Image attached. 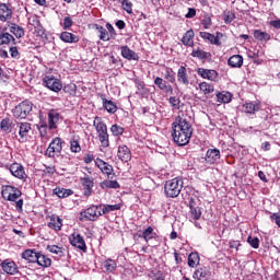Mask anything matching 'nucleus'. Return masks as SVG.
<instances>
[{
    "label": "nucleus",
    "mask_w": 280,
    "mask_h": 280,
    "mask_svg": "<svg viewBox=\"0 0 280 280\" xmlns=\"http://www.w3.org/2000/svg\"><path fill=\"white\" fill-rule=\"evenodd\" d=\"M194 135V127L191 126V118L187 114H180L172 124V137L176 145H187L191 141Z\"/></svg>",
    "instance_id": "nucleus-1"
},
{
    "label": "nucleus",
    "mask_w": 280,
    "mask_h": 280,
    "mask_svg": "<svg viewBox=\"0 0 280 280\" xmlns=\"http://www.w3.org/2000/svg\"><path fill=\"white\" fill-rule=\"evenodd\" d=\"M183 179L175 177L171 180H167L164 186V194L166 198H178L180 191H183Z\"/></svg>",
    "instance_id": "nucleus-2"
},
{
    "label": "nucleus",
    "mask_w": 280,
    "mask_h": 280,
    "mask_svg": "<svg viewBox=\"0 0 280 280\" xmlns=\"http://www.w3.org/2000/svg\"><path fill=\"white\" fill-rule=\"evenodd\" d=\"M98 218H102V208H100V205H92L80 212V220H86L88 222H96Z\"/></svg>",
    "instance_id": "nucleus-3"
},
{
    "label": "nucleus",
    "mask_w": 280,
    "mask_h": 280,
    "mask_svg": "<svg viewBox=\"0 0 280 280\" xmlns=\"http://www.w3.org/2000/svg\"><path fill=\"white\" fill-rule=\"evenodd\" d=\"M34 104L30 101H23L12 109L15 119H25L32 113Z\"/></svg>",
    "instance_id": "nucleus-4"
},
{
    "label": "nucleus",
    "mask_w": 280,
    "mask_h": 280,
    "mask_svg": "<svg viewBox=\"0 0 280 280\" xmlns=\"http://www.w3.org/2000/svg\"><path fill=\"white\" fill-rule=\"evenodd\" d=\"M62 143H65V141H62L59 137L52 139L46 150V156L49 159H56V156H60V152H62Z\"/></svg>",
    "instance_id": "nucleus-5"
},
{
    "label": "nucleus",
    "mask_w": 280,
    "mask_h": 280,
    "mask_svg": "<svg viewBox=\"0 0 280 280\" xmlns=\"http://www.w3.org/2000/svg\"><path fill=\"white\" fill-rule=\"evenodd\" d=\"M43 86L54 91V93H59V91H62V83H60V80L56 79L54 75H45L43 78Z\"/></svg>",
    "instance_id": "nucleus-6"
},
{
    "label": "nucleus",
    "mask_w": 280,
    "mask_h": 280,
    "mask_svg": "<svg viewBox=\"0 0 280 280\" xmlns=\"http://www.w3.org/2000/svg\"><path fill=\"white\" fill-rule=\"evenodd\" d=\"M81 185L83 187V195L89 198L93 195V187H95V178L85 174L80 178Z\"/></svg>",
    "instance_id": "nucleus-7"
},
{
    "label": "nucleus",
    "mask_w": 280,
    "mask_h": 280,
    "mask_svg": "<svg viewBox=\"0 0 280 280\" xmlns=\"http://www.w3.org/2000/svg\"><path fill=\"white\" fill-rule=\"evenodd\" d=\"M199 36L206 43H210V45H215L217 47H220L222 45V42H220V38H224V34L220 32H217L215 35L209 32H200Z\"/></svg>",
    "instance_id": "nucleus-8"
},
{
    "label": "nucleus",
    "mask_w": 280,
    "mask_h": 280,
    "mask_svg": "<svg viewBox=\"0 0 280 280\" xmlns=\"http://www.w3.org/2000/svg\"><path fill=\"white\" fill-rule=\"evenodd\" d=\"M5 168L10 171L12 176L19 178L20 180H25L27 178V174L25 173V167L20 163H13L11 165H5Z\"/></svg>",
    "instance_id": "nucleus-9"
},
{
    "label": "nucleus",
    "mask_w": 280,
    "mask_h": 280,
    "mask_svg": "<svg viewBox=\"0 0 280 280\" xmlns=\"http://www.w3.org/2000/svg\"><path fill=\"white\" fill-rule=\"evenodd\" d=\"M197 75L203 80H210V82H218V78H220L218 71L207 68H198Z\"/></svg>",
    "instance_id": "nucleus-10"
},
{
    "label": "nucleus",
    "mask_w": 280,
    "mask_h": 280,
    "mask_svg": "<svg viewBox=\"0 0 280 280\" xmlns=\"http://www.w3.org/2000/svg\"><path fill=\"white\" fill-rule=\"evenodd\" d=\"M69 243L71 246H74V248H79V250H82V253H86V242L84 241V237L78 233H72L69 236Z\"/></svg>",
    "instance_id": "nucleus-11"
},
{
    "label": "nucleus",
    "mask_w": 280,
    "mask_h": 280,
    "mask_svg": "<svg viewBox=\"0 0 280 280\" xmlns=\"http://www.w3.org/2000/svg\"><path fill=\"white\" fill-rule=\"evenodd\" d=\"M190 56L192 58H197L198 60H201V62H213V55L209 51L202 50V48L197 47L194 48Z\"/></svg>",
    "instance_id": "nucleus-12"
},
{
    "label": "nucleus",
    "mask_w": 280,
    "mask_h": 280,
    "mask_svg": "<svg viewBox=\"0 0 280 280\" xmlns=\"http://www.w3.org/2000/svg\"><path fill=\"white\" fill-rule=\"evenodd\" d=\"M95 165L98 167V170H101L102 174L107 176V178H113V176H115V170L113 168V165L105 162L104 160L97 158L95 160Z\"/></svg>",
    "instance_id": "nucleus-13"
},
{
    "label": "nucleus",
    "mask_w": 280,
    "mask_h": 280,
    "mask_svg": "<svg viewBox=\"0 0 280 280\" xmlns=\"http://www.w3.org/2000/svg\"><path fill=\"white\" fill-rule=\"evenodd\" d=\"M61 119H62V116L60 115L59 112H57V109H50L48 112V129L56 130Z\"/></svg>",
    "instance_id": "nucleus-14"
},
{
    "label": "nucleus",
    "mask_w": 280,
    "mask_h": 280,
    "mask_svg": "<svg viewBox=\"0 0 280 280\" xmlns=\"http://www.w3.org/2000/svg\"><path fill=\"white\" fill-rule=\"evenodd\" d=\"M14 16V11L7 3H0V21L1 23H10V20Z\"/></svg>",
    "instance_id": "nucleus-15"
},
{
    "label": "nucleus",
    "mask_w": 280,
    "mask_h": 280,
    "mask_svg": "<svg viewBox=\"0 0 280 280\" xmlns=\"http://www.w3.org/2000/svg\"><path fill=\"white\" fill-rule=\"evenodd\" d=\"M261 110V102H247L243 104L242 112L246 115H255V113H259Z\"/></svg>",
    "instance_id": "nucleus-16"
},
{
    "label": "nucleus",
    "mask_w": 280,
    "mask_h": 280,
    "mask_svg": "<svg viewBox=\"0 0 280 280\" xmlns=\"http://www.w3.org/2000/svg\"><path fill=\"white\" fill-rule=\"evenodd\" d=\"M177 82H178V84H183V86H189L190 78H189V73H187V67L180 66L178 68Z\"/></svg>",
    "instance_id": "nucleus-17"
},
{
    "label": "nucleus",
    "mask_w": 280,
    "mask_h": 280,
    "mask_svg": "<svg viewBox=\"0 0 280 280\" xmlns=\"http://www.w3.org/2000/svg\"><path fill=\"white\" fill-rule=\"evenodd\" d=\"M221 154L219 149H208L205 161L208 165H215L220 161Z\"/></svg>",
    "instance_id": "nucleus-18"
},
{
    "label": "nucleus",
    "mask_w": 280,
    "mask_h": 280,
    "mask_svg": "<svg viewBox=\"0 0 280 280\" xmlns=\"http://www.w3.org/2000/svg\"><path fill=\"white\" fill-rule=\"evenodd\" d=\"M195 280H211V269L209 267H199L194 273Z\"/></svg>",
    "instance_id": "nucleus-19"
},
{
    "label": "nucleus",
    "mask_w": 280,
    "mask_h": 280,
    "mask_svg": "<svg viewBox=\"0 0 280 280\" xmlns=\"http://www.w3.org/2000/svg\"><path fill=\"white\" fill-rule=\"evenodd\" d=\"M118 159L122 161V163H128V161L132 159V152L128 145L124 144L118 147Z\"/></svg>",
    "instance_id": "nucleus-20"
},
{
    "label": "nucleus",
    "mask_w": 280,
    "mask_h": 280,
    "mask_svg": "<svg viewBox=\"0 0 280 280\" xmlns=\"http://www.w3.org/2000/svg\"><path fill=\"white\" fill-rule=\"evenodd\" d=\"M19 135H20V139L19 141H21L22 143L27 141V135H30V131L32 130V124L30 122H20L19 124Z\"/></svg>",
    "instance_id": "nucleus-21"
},
{
    "label": "nucleus",
    "mask_w": 280,
    "mask_h": 280,
    "mask_svg": "<svg viewBox=\"0 0 280 280\" xmlns=\"http://www.w3.org/2000/svg\"><path fill=\"white\" fill-rule=\"evenodd\" d=\"M1 268L7 275H16L19 272V266H16V262L14 261L3 260L1 262Z\"/></svg>",
    "instance_id": "nucleus-22"
},
{
    "label": "nucleus",
    "mask_w": 280,
    "mask_h": 280,
    "mask_svg": "<svg viewBox=\"0 0 280 280\" xmlns=\"http://www.w3.org/2000/svg\"><path fill=\"white\" fill-rule=\"evenodd\" d=\"M120 52L122 58H125L126 60H136L137 62H139V55L135 50L130 49V47L121 46Z\"/></svg>",
    "instance_id": "nucleus-23"
},
{
    "label": "nucleus",
    "mask_w": 280,
    "mask_h": 280,
    "mask_svg": "<svg viewBox=\"0 0 280 280\" xmlns=\"http://www.w3.org/2000/svg\"><path fill=\"white\" fill-rule=\"evenodd\" d=\"M9 27V32L15 36V38H23L25 36V30L21 27L19 24L13 22L7 23Z\"/></svg>",
    "instance_id": "nucleus-24"
},
{
    "label": "nucleus",
    "mask_w": 280,
    "mask_h": 280,
    "mask_svg": "<svg viewBox=\"0 0 280 280\" xmlns=\"http://www.w3.org/2000/svg\"><path fill=\"white\" fill-rule=\"evenodd\" d=\"M48 229L52 231H62V219L57 214L49 217Z\"/></svg>",
    "instance_id": "nucleus-25"
},
{
    "label": "nucleus",
    "mask_w": 280,
    "mask_h": 280,
    "mask_svg": "<svg viewBox=\"0 0 280 280\" xmlns=\"http://www.w3.org/2000/svg\"><path fill=\"white\" fill-rule=\"evenodd\" d=\"M93 126L95 127V130H96L98 137L108 135V127L105 125L104 121H102V118L96 116L93 121Z\"/></svg>",
    "instance_id": "nucleus-26"
},
{
    "label": "nucleus",
    "mask_w": 280,
    "mask_h": 280,
    "mask_svg": "<svg viewBox=\"0 0 280 280\" xmlns=\"http://www.w3.org/2000/svg\"><path fill=\"white\" fill-rule=\"evenodd\" d=\"M154 84L155 86H158V89L160 91H165L166 93H172V91H174V89L172 88V85L170 83H167L166 80H164L161 77H156L154 79Z\"/></svg>",
    "instance_id": "nucleus-27"
},
{
    "label": "nucleus",
    "mask_w": 280,
    "mask_h": 280,
    "mask_svg": "<svg viewBox=\"0 0 280 280\" xmlns=\"http://www.w3.org/2000/svg\"><path fill=\"white\" fill-rule=\"evenodd\" d=\"M229 67H232V69H242L244 65V57L242 55H233L228 60Z\"/></svg>",
    "instance_id": "nucleus-28"
},
{
    "label": "nucleus",
    "mask_w": 280,
    "mask_h": 280,
    "mask_svg": "<svg viewBox=\"0 0 280 280\" xmlns=\"http://www.w3.org/2000/svg\"><path fill=\"white\" fill-rule=\"evenodd\" d=\"M21 257L28 261V264H36L38 252L36 249H26L21 254Z\"/></svg>",
    "instance_id": "nucleus-29"
},
{
    "label": "nucleus",
    "mask_w": 280,
    "mask_h": 280,
    "mask_svg": "<svg viewBox=\"0 0 280 280\" xmlns=\"http://www.w3.org/2000/svg\"><path fill=\"white\" fill-rule=\"evenodd\" d=\"M100 208H101L102 215H108V213H113V211H119L121 209V203H116V205L101 203Z\"/></svg>",
    "instance_id": "nucleus-30"
},
{
    "label": "nucleus",
    "mask_w": 280,
    "mask_h": 280,
    "mask_svg": "<svg viewBox=\"0 0 280 280\" xmlns=\"http://www.w3.org/2000/svg\"><path fill=\"white\" fill-rule=\"evenodd\" d=\"M101 100L103 102V107L107 113H110L112 115H115L117 113V104H115L113 101H108L104 94L101 95Z\"/></svg>",
    "instance_id": "nucleus-31"
},
{
    "label": "nucleus",
    "mask_w": 280,
    "mask_h": 280,
    "mask_svg": "<svg viewBox=\"0 0 280 280\" xmlns=\"http://www.w3.org/2000/svg\"><path fill=\"white\" fill-rule=\"evenodd\" d=\"M139 237L148 243L150 240H156L159 235L156 234V232H154V228L148 226L141 234H139Z\"/></svg>",
    "instance_id": "nucleus-32"
},
{
    "label": "nucleus",
    "mask_w": 280,
    "mask_h": 280,
    "mask_svg": "<svg viewBox=\"0 0 280 280\" xmlns=\"http://www.w3.org/2000/svg\"><path fill=\"white\" fill-rule=\"evenodd\" d=\"M35 264L39 265L42 268H50L51 258L47 257L43 252H38Z\"/></svg>",
    "instance_id": "nucleus-33"
},
{
    "label": "nucleus",
    "mask_w": 280,
    "mask_h": 280,
    "mask_svg": "<svg viewBox=\"0 0 280 280\" xmlns=\"http://www.w3.org/2000/svg\"><path fill=\"white\" fill-rule=\"evenodd\" d=\"M60 40H62L63 43H79L80 42V37H78V35L73 34V33H69V32H62L60 34Z\"/></svg>",
    "instance_id": "nucleus-34"
},
{
    "label": "nucleus",
    "mask_w": 280,
    "mask_h": 280,
    "mask_svg": "<svg viewBox=\"0 0 280 280\" xmlns=\"http://www.w3.org/2000/svg\"><path fill=\"white\" fill-rule=\"evenodd\" d=\"M93 27L100 34L98 35L100 40H103L105 43L110 40V35L108 34V31L106 28H104V26H102L100 24H94Z\"/></svg>",
    "instance_id": "nucleus-35"
},
{
    "label": "nucleus",
    "mask_w": 280,
    "mask_h": 280,
    "mask_svg": "<svg viewBox=\"0 0 280 280\" xmlns=\"http://www.w3.org/2000/svg\"><path fill=\"white\" fill-rule=\"evenodd\" d=\"M52 194L55 196H58V198H69V196H73V190L72 189L57 187V188H55L52 190Z\"/></svg>",
    "instance_id": "nucleus-36"
},
{
    "label": "nucleus",
    "mask_w": 280,
    "mask_h": 280,
    "mask_svg": "<svg viewBox=\"0 0 280 280\" xmlns=\"http://www.w3.org/2000/svg\"><path fill=\"white\" fill-rule=\"evenodd\" d=\"M194 30L187 31L182 38L183 45H185L186 47H194Z\"/></svg>",
    "instance_id": "nucleus-37"
},
{
    "label": "nucleus",
    "mask_w": 280,
    "mask_h": 280,
    "mask_svg": "<svg viewBox=\"0 0 280 280\" xmlns=\"http://www.w3.org/2000/svg\"><path fill=\"white\" fill-rule=\"evenodd\" d=\"M16 45V39L14 36L10 33H1L0 34V45H10V44Z\"/></svg>",
    "instance_id": "nucleus-38"
},
{
    "label": "nucleus",
    "mask_w": 280,
    "mask_h": 280,
    "mask_svg": "<svg viewBox=\"0 0 280 280\" xmlns=\"http://www.w3.org/2000/svg\"><path fill=\"white\" fill-rule=\"evenodd\" d=\"M46 250L52 253V255H58V257H65V247L58 245H47Z\"/></svg>",
    "instance_id": "nucleus-39"
},
{
    "label": "nucleus",
    "mask_w": 280,
    "mask_h": 280,
    "mask_svg": "<svg viewBox=\"0 0 280 280\" xmlns=\"http://www.w3.org/2000/svg\"><path fill=\"white\" fill-rule=\"evenodd\" d=\"M254 38L260 43H268V40H270V34L262 32L261 30H255Z\"/></svg>",
    "instance_id": "nucleus-40"
},
{
    "label": "nucleus",
    "mask_w": 280,
    "mask_h": 280,
    "mask_svg": "<svg viewBox=\"0 0 280 280\" xmlns=\"http://www.w3.org/2000/svg\"><path fill=\"white\" fill-rule=\"evenodd\" d=\"M0 129L5 135H10L12 132V120L10 118H3L0 122Z\"/></svg>",
    "instance_id": "nucleus-41"
},
{
    "label": "nucleus",
    "mask_w": 280,
    "mask_h": 280,
    "mask_svg": "<svg viewBox=\"0 0 280 280\" xmlns=\"http://www.w3.org/2000/svg\"><path fill=\"white\" fill-rule=\"evenodd\" d=\"M200 264V255L194 252L188 255V266L189 268H196Z\"/></svg>",
    "instance_id": "nucleus-42"
},
{
    "label": "nucleus",
    "mask_w": 280,
    "mask_h": 280,
    "mask_svg": "<svg viewBox=\"0 0 280 280\" xmlns=\"http://www.w3.org/2000/svg\"><path fill=\"white\" fill-rule=\"evenodd\" d=\"M233 95L231 94V92H221L217 94V101L220 104H229V102H231Z\"/></svg>",
    "instance_id": "nucleus-43"
},
{
    "label": "nucleus",
    "mask_w": 280,
    "mask_h": 280,
    "mask_svg": "<svg viewBox=\"0 0 280 280\" xmlns=\"http://www.w3.org/2000/svg\"><path fill=\"white\" fill-rule=\"evenodd\" d=\"M120 185L117 180L105 179L101 183V189H119Z\"/></svg>",
    "instance_id": "nucleus-44"
},
{
    "label": "nucleus",
    "mask_w": 280,
    "mask_h": 280,
    "mask_svg": "<svg viewBox=\"0 0 280 280\" xmlns=\"http://www.w3.org/2000/svg\"><path fill=\"white\" fill-rule=\"evenodd\" d=\"M199 89L200 91H202L205 95H210V93H213V91H215V88L213 86V84L207 83V82H201L199 84Z\"/></svg>",
    "instance_id": "nucleus-45"
},
{
    "label": "nucleus",
    "mask_w": 280,
    "mask_h": 280,
    "mask_svg": "<svg viewBox=\"0 0 280 280\" xmlns=\"http://www.w3.org/2000/svg\"><path fill=\"white\" fill-rule=\"evenodd\" d=\"M168 103L171 104L174 110H180V107L184 106V104L180 102V98L178 96H171L168 98Z\"/></svg>",
    "instance_id": "nucleus-46"
},
{
    "label": "nucleus",
    "mask_w": 280,
    "mask_h": 280,
    "mask_svg": "<svg viewBox=\"0 0 280 280\" xmlns=\"http://www.w3.org/2000/svg\"><path fill=\"white\" fill-rule=\"evenodd\" d=\"M104 268L106 272H114L117 270V262L110 258L106 259L104 262Z\"/></svg>",
    "instance_id": "nucleus-47"
},
{
    "label": "nucleus",
    "mask_w": 280,
    "mask_h": 280,
    "mask_svg": "<svg viewBox=\"0 0 280 280\" xmlns=\"http://www.w3.org/2000/svg\"><path fill=\"white\" fill-rule=\"evenodd\" d=\"M70 152L73 154H80L82 152V147L80 145V141L75 139L70 140Z\"/></svg>",
    "instance_id": "nucleus-48"
},
{
    "label": "nucleus",
    "mask_w": 280,
    "mask_h": 280,
    "mask_svg": "<svg viewBox=\"0 0 280 280\" xmlns=\"http://www.w3.org/2000/svg\"><path fill=\"white\" fill-rule=\"evenodd\" d=\"M189 213L191 220H200V218H202V208H190Z\"/></svg>",
    "instance_id": "nucleus-49"
},
{
    "label": "nucleus",
    "mask_w": 280,
    "mask_h": 280,
    "mask_svg": "<svg viewBox=\"0 0 280 280\" xmlns=\"http://www.w3.org/2000/svg\"><path fill=\"white\" fill-rule=\"evenodd\" d=\"M164 79L167 80V82H171V84H174V82H176V74L174 73V70L172 68H166Z\"/></svg>",
    "instance_id": "nucleus-50"
},
{
    "label": "nucleus",
    "mask_w": 280,
    "mask_h": 280,
    "mask_svg": "<svg viewBox=\"0 0 280 280\" xmlns=\"http://www.w3.org/2000/svg\"><path fill=\"white\" fill-rule=\"evenodd\" d=\"M260 117L261 119H264L265 128H270V119H272V117H270V114L268 113V110L261 109Z\"/></svg>",
    "instance_id": "nucleus-51"
},
{
    "label": "nucleus",
    "mask_w": 280,
    "mask_h": 280,
    "mask_svg": "<svg viewBox=\"0 0 280 280\" xmlns=\"http://www.w3.org/2000/svg\"><path fill=\"white\" fill-rule=\"evenodd\" d=\"M118 3H121L122 10H125L127 14H132V2H130V0H120Z\"/></svg>",
    "instance_id": "nucleus-52"
},
{
    "label": "nucleus",
    "mask_w": 280,
    "mask_h": 280,
    "mask_svg": "<svg viewBox=\"0 0 280 280\" xmlns=\"http://www.w3.org/2000/svg\"><path fill=\"white\" fill-rule=\"evenodd\" d=\"M14 186H2L1 195L4 200H8V198L12 195V191L14 190Z\"/></svg>",
    "instance_id": "nucleus-53"
},
{
    "label": "nucleus",
    "mask_w": 280,
    "mask_h": 280,
    "mask_svg": "<svg viewBox=\"0 0 280 280\" xmlns=\"http://www.w3.org/2000/svg\"><path fill=\"white\" fill-rule=\"evenodd\" d=\"M188 207L189 209H197L200 207V199L198 197H189L188 198Z\"/></svg>",
    "instance_id": "nucleus-54"
},
{
    "label": "nucleus",
    "mask_w": 280,
    "mask_h": 280,
    "mask_svg": "<svg viewBox=\"0 0 280 280\" xmlns=\"http://www.w3.org/2000/svg\"><path fill=\"white\" fill-rule=\"evenodd\" d=\"M21 190L19 188H13V191L11 192L10 197L7 199L10 202H15V200H19V198H21Z\"/></svg>",
    "instance_id": "nucleus-55"
},
{
    "label": "nucleus",
    "mask_w": 280,
    "mask_h": 280,
    "mask_svg": "<svg viewBox=\"0 0 280 280\" xmlns=\"http://www.w3.org/2000/svg\"><path fill=\"white\" fill-rule=\"evenodd\" d=\"M201 25L203 26V30H209L211 25H213V22L211 21V16H209V14H206L203 16Z\"/></svg>",
    "instance_id": "nucleus-56"
},
{
    "label": "nucleus",
    "mask_w": 280,
    "mask_h": 280,
    "mask_svg": "<svg viewBox=\"0 0 280 280\" xmlns=\"http://www.w3.org/2000/svg\"><path fill=\"white\" fill-rule=\"evenodd\" d=\"M108 133L98 136V140L101 142L102 148H108V145H110V140L108 139Z\"/></svg>",
    "instance_id": "nucleus-57"
},
{
    "label": "nucleus",
    "mask_w": 280,
    "mask_h": 280,
    "mask_svg": "<svg viewBox=\"0 0 280 280\" xmlns=\"http://www.w3.org/2000/svg\"><path fill=\"white\" fill-rule=\"evenodd\" d=\"M223 21L226 25H230V23H233V21H235V13L229 11L223 15Z\"/></svg>",
    "instance_id": "nucleus-58"
},
{
    "label": "nucleus",
    "mask_w": 280,
    "mask_h": 280,
    "mask_svg": "<svg viewBox=\"0 0 280 280\" xmlns=\"http://www.w3.org/2000/svg\"><path fill=\"white\" fill-rule=\"evenodd\" d=\"M110 130H112V133L114 135V137H119V136L124 135V128L121 126L113 125Z\"/></svg>",
    "instance_id": "nucleus-59"
},
{
    "label": "nucleus",
    "mask_w": 280,
    "mask_h": 280,
    "mask_svg": "<svg viewBox=\"0 0 280 280\" xmlns=\"http://www.w3.org/2000/svg\"><path fill=\"white\" fill-rule=\"evenodd\" d=\"M247 244H249L252 248H259V237L248 236Z\"/></svg>",
    "instance_id": "nucleus-60"
},
{
    "label": "nucleus",
    "mask_w": 280,
    "mask_h": 280,
    "mask_svg": "<svg viewBox=\"0 0 280 280\" xmlns=\"http://www.w3.org/2000/svg\"><path fill=\"white\" fill-rule=\"evenodd\" d=\"M10 55L11 58H14L15 60H19V58H21V52H19V48H16V46L10 47Z\"/></svg>",
    "instance_id": "nucleus-61"
},
{
    "label": "nucleus",
    "mask_w": 280,
    "mask_h": 280,
    "mask_svg": "<svg viewBox=\"0 0 280 280\" xmlns=\"http://www.w3.org/2000/svg\"><path fill=\"white\" fill-rule=\"evenodd\" d=\"M72 26H73V20L71 19V16H66L63 19V30H69Z\"/></svg>",
    "instance_id": "nucleus-62"
},
{
    "label": "nucleus",
    "mask_w": 280,
    "mask_h": 280,
    "mask_svg": "<svg viewBox=\"0 0 280 280\" xmlns=\"http://www.w3.org/2000/svg\"><path fill=\"white\" fill-rule=\"evenodd\" d=\"M270 220L277 224V226L280 229V214L279 213H272L270 215Z\"/></svg>",
    "instance_id": "nucleus-63"
},
{
    "label": "nucleus",
    "mask_w": 280,
    "mask_h": 280,
    "mask_svg": "<svg viewBox=\"0 0 280 280\" xmlns=\"http://www.w3.org/2000/svg\"><path fill=\"white\" fill-rule=\"evenodd\" d=\"M153 280H165V275L163 271L152 272Z\"/></svg>",
    "instance_id": "nucleus-64"
}]
</instances>
